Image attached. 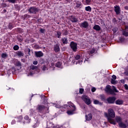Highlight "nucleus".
<instances>
[{"mask_svg":"<svg viewBox=\"0 0 128 128\" xmlns=\"http://www.w3.org/2000/svg\"><path fill=\"white\" fill-rule=\"evenodd\" d=\"M108 112H104V114L106 118H108V121L112 124H116V122L112 118L116 116V113L114 111L112 108H110L108 110Z\"/></svg>","mask_w":128,"mask_h":128,"instance_id":"1","label":"nucleus"},{"mask_svg":"<svg viewBox=\"0 0 128 128\" xmlns=\"http://www.w3.org/2000/svg\"><path fill=\"white\" fill-rule=\"evenodd\" d=\"M68 104L69 106V108L68 110L67 111L68 114L69 116L74 114L76 110V106H74V104L72 102H68Z\"/></svg>","mask_w":128,"mask_h":128,"instance_id":"2","label":"nucleus"},{"mask_svg":"<svg viewBox=\"0 0 128 128\" xmlns=\"http://www.w3.org/2000/svg\"><path fill=\"white\" fill-rule=\"evenodd\" d=\"M106 92L110 94H114V92H118V90L114 86H112V89L110 88V86L108 85L105 89Z\"/></svg>","mask_w":128,"mask_h":128,"instance_id":"3","label":"nucleus"},{"mask_svg":"<svg viewBox=\"0 0 128 128\" xmlns=\"http://www.w3.org/2000/svg\"><path fill=\"white\" fill-rule=\"evenodd\" d=\"M37 110L39 112H46V114H48V107H46L43 105H38L37 106Z\"/></svg>","mask_w":128,"mask_h":128,"instance_id":"4","label":"nucleus"},{"mask_svg":"<svg viewBox=\"0 0 128 128\" xmlns=\"http://www.w3.org/2000/svg\"><path fill=\"white\" fill-rule=\"evenodd\" d=\"M82 100L86 104H88V105L90 104H91L90 99L88 96L84 95L82 96Z\"/></svg>","mask_w":128,"mask_h":128,"instance_id":"5","label":"nucleus"},{"mask_svg":"<svg viewBox=\"0 0 128 128\" xmlns=\"http://www.w3.org/2000/svg\"><path fill=\"white\" fill-rule=\"evenodd\" d=\"M70 46L74 52H76V50H78V44H76V43L72 42H71Z\"/></svg>","mask_w":128,"mask_h":128,"instance_id":"6","label":"nucleus"},{"mask_svg":"<svg viewBox=\"0 0 128 128\" xmlns=\"http://www.w3.org/2000/svg\"><path fill=\"white\" fill-rule=\"evenodd\" d=\"M29 12L30 14H36L38 12V9L36 7H32L29 9Z\"/></svg>","mask_w":128,"mask_h":128,"instance_id":"7","label":"nucleus"},{"mask_svg":"<svg viewBox=\"0 0 128 128\" xmlns=\"http://www.w3.org/2000/svg\"><path fill=\"white\" fill-rule=\"evenodd\" d=\"M80 28H86L88 26V22L85 21L83 22L80 24Z\"/></svg>","mask_w":128,"mask_h":128,"instance_id":"8","label":"nucleus"},{"mask_svg":"<svg viewBox=\"0 0 128 128\" xmlns=\"http://www.w3.org/2000/svg\"><path fill=\"white\" fill-rule=\"evenodd\" d=\"M114 10L115 12H116V14H120V6H114Z\"/></svg>","mask_w":128,"mask_h":128,"instance_id":"9","label":"nucleus"},{"mask_svg":"<svg viewBox=\"0 0 128 128\" xmlns=\"http://www.w3.org/2000/svg\"><path fill=\"white\" fill-rule=\"evenodd\" d=\"M116 100V98L114 97H110L107 99V102L108 104H114Z\"/></svg>","mask_w":128,"mask_h":128,"instance_id":"10","label":"nucleus"},{"mask_svg":"<svg viewBox=\"0 0 128 128\" xmlns=\"http://www.w3.org/2000/svg\"><path fill=\"white\" fill-rule=\"evenodd\" d=\"M35 54L36 58H40L44 56V53L41 51L35 52Z\"/></svg>","mask_w":128,"mask_h":128,"instance_id":"11","label":"nucleus"},{"mask_svg":"<svg viewBox=\"0 0 128 128\" xmlns=\"http://www.w3.org/2000/svg\"><path fill=\"white\" fill-rule=\"evenodd\" d=\"M92 118V114H89L86 115V120L90 122Z\"/></svg>","mask_w":128,"mask_h":128,"instance_id":"12","label":"nucleus"},{"mask_svg":"<svg viewBox=\"0 0 128 128\" xmlns=\"http://www.w3.org/2000/svg\"><path fill=\"white\" fill-rule=\"evenodd\" d=\"M16 54L19 56V58H22V56H24V52H22V51H18L16 52Z\"/></svg>","mask_w":128,"mask_h":128,"instance_id":"13","label":"nucleus"},{"mask_svg":"<svg viewBox=\"0 0 128 128\" xmlns=\"http://www.w3.org/2000/svg\"><path fill=\"white\" fill-rule=\"evenodd\" d=\"M93 102L94 104H98L99 106L102 105V102H99L98 100H94Z\"/></svg>","mask_w":128,"mask_h":128,"instance_id":"14","label":"nucleus"},{"mask_svg":"<svg viewBox=\"0 0 128 128\" xmlns=\"http://www.w3.org/2000/svg\"><path fill=\"white\" fill-rule=\"evenodd\" d=\"M116 120L117 122H118V124H120L122 122V118L120 117V116H116Z\"/></svg>","mask_w":128,"mask_h":128,"instance_id":"15","label":"nucleus"},{"mask_svg":"<svg viewBox=\"0 0 128 128\" xmlns=\"http://www.w3.org/2000/svg\"><path fill=\"white\" fill-rule=\"evenodd\" d=\"M94 30H100V26L98 25H95L93 27Z\"/></svg>","mask_w":128,"mask_h":128,"instance_id":"16","label":"nucleus"},{"mask_svg":"<svg viewBox=\"0 0 128 128\" xmlns=\"http://www.w3.org/2000/svg\"><path fill=\"white\" fill-rule=\"evenodd\" d=\"M116 104L120 105V104H124V102L122 100H118L116 101Z\"/></svg>","mask_w":128,"mask_h":128,"instance_id":"17","label":"nucleus"},{"mask_svg":"<svg viewBox=\"0 0 128 128\" xmlns=\"http://www.w3.org/2000/svg\"><path fill=\"white\" fill-rule=\"evenodd\" d=\"M56 68H62V62H58L56 64Z\"/></svg>","mask_w":128,"mask_h":128,"instance_id":"18","label":"nucleus"},{"mask_svg":"<svg viewBox=\"0 0 128 128\" xmlns=\"http://www.w3.org/2000/svg\"><path fill=\"white\" fill-rule=\"evenodd\" d=\"M15 66H20V68H22V63H20V62L19 61H17L15 62Z\"/></svg>","mask_w":128,"mask_h":128,"instance_id":"19","label":"nucleus"},{"mask_svg":"<svg viewBox=\"0 0 128 128\" xmlns=\"http://www.w3.org/2000/svg\"><path fill=\"white\" fill-rule=\"evenodd\" d=\"M119 126L122 128H126V124L122 123V122H121L119 124Z\"/></svg>","mask_w":128,"mask_h":128,"instance_id":"20","label":"nucleus"},{"mask_svg":"<svg viewBox=\"0 0 128 128\" xmlns=\"http://www.w3.org/2000/svg\"><path fill=\"white\" fill-rule=\"evenodd\" d=\"M22 120V116H19L17 118V122H21Z\"/></svg>","mask_w":128,"mask_h":128,"instance_id":"21","label":"nucleus"},{"mask_svg":"<svg viewBox=\"0 0 128 128\" xmlns=\"http://www.w3.org/2000/svg\"><path fill=\"white\" fill-rule=\"evenodd\" d=\"M1 58H8V54H6V53L2 54L1 55Z\"/></svg>","mask_w":128,"mask_h":128,"instance_id":"22","label":"nucleus"},{"mask_svg":"<svg viewBox=\"0 0 128 128\" xmlns=\"http://www.w3.org/2000/svg\"><path fill=\"white\" fill-rule=\"evenodd\" d=\"M83 2L84 4H90V0H84Z\"/></svg>","mask_w":128,"mask_h":128,"instance_id":"23","label":"nucleus"},{"mask_svg":"<svg viewBox=\"0 0 128 128\" xmlns=\"http://www.w3.org/2000/svg\"><path fill=\"white\" fill-rule=\"evenodd\" d=\"M71 22H78V20H76V18L72 16Z\"/></svg>","mask_w":128,"mask_h":128,"instance_id":"24","label":"nucleus"},{"mask_svg":"<svg viewBox=\"0 0 128 128\" xmlns=\"http://www.w3.org/2000/svg\"><path fill=\"white\" fill-rule=\"evenodd\" d=\"M54 50L55 52H59L60 47L56 45L54 48Z\"/></svg>","mask_w":128,"mask_h":128,"instance_id":"25","label":"nucleus"},{"mask_svg":"<svg viewBox=\"0 0 128 128\" xmlns=\"http://www.w3.org/2000/svg\"><path fill=\"white\" fill-rule=\"evenodd\" d=\"M48 66H46V65H44L42 66V70H43V72H44L46 70H48Z\"/></svg>","mask_w":128,"mask_h":128,"instance_id":"26","label":"nucleus"},{"mask_svg":"<svg viewBox=\"0 0 128 128\" xmlns=\"http://www.w3.org/2000/svg\"><path fill=\"white\" fill-rule=\"evenodd\" d=\"M30 68L31 70H36L38 69V66H36L34 65H32L30 66Z\"/></svg>","mask_w":128,"mask_h":128,"instance_id":"27","label":"nucleus"},{"mask_svg":"<svg viewBox=\"0 0 128 128\" xmlns=\"http://www.w3.org/2000/svg\"><path fill=\"white\" fill-rule=\"evenodd\" d=\"M85 10H86V12H90L92 10V8H90V6H88L85 8Z\"/></svg>","mask_w":128,"mask_h":128,"instance_id":"28","label":"nucleus"},{"mask_svg":"<svg viewBox=\"0 0 128 128\" xmlns=\"http://www.w3.org/2000/svg\"><path fill=\"white\" fill-rule=\"evenodd\" d=\"M62 42L63 44H66L68 42V39L66 38H62Z\"/></svg>","mask_w":128,"mask_h":128,"instance_id":"29","label":"nucleus"},{"mask_svg":"<svg viewBox=\"0 0 128 128\" xmlns=\"http://www.w3.org/2000/svg\"><path fill=\"white\" fill-rule=\"evenodd\" d=\"M123 36H128V32L124 31L123 32Z\"/></svg>","mask_w":128,"mask_h":128,"instance_id":"30","label":"nucleus"},{"mask_svg":"<svg viewBox=\"0 0 128 128\" xmlns=\"http://www.w3.org/2000/svg\"><path fill=\"white\" fill-rule=\"evenodd\" d=\"M111 83H112V84H116V81L115 80L112 79V80H111Z\"/></svg>","mask_w":128,"mask_h":128,"instance_id":"31","label":"nucleus"},{"mask_svg":"<svg viewBox=\"0 0 128 128\" xmlns=\"http://www.w3.org/2000/svg\"><path fill=\"white\" fill-rule=\"evenodd\" d=\"M100 100H106V98H104V95H100Z\"/></svg>","mask_w":128,"mask_h":128,"instance_id":"32","label":"nucleus"},{"mask_svg":"<svg viewBox=\"0 0 128 128\" xmlns=\"http://www.w3.org/2000/svg\"><path fill=\"white\" fill-rule=\"evenodd\" d=\"M18 48H20V47H18V46H16V45L14 46V50H18Z\"/></svg>","mask_w":128,"mask_h":128,"instance_id":"33","label":"nucleus"},{"mask_svg":"<svg viewBox=\"0 0 128 128\" xmlns=\"http://www.w3.org/2000/svg\"><path fill=\"white\" fill-rule=\"evenodd\" d=\"M119 42H124V38H120V39H119Z\"/></svg>","mask_w":128,"mask_h":128,"instance_id":"34","label":"nucleus"},{"mask_svg":"<svg viewBox=\"0 0 128 128\" xmlns=\"http://www.w3.org/2000/svg\"><path fill=\"white\" fill-rule=\"evenodd\" d=\"M60 36H62V33H60V32H58L57 35H56L57 38H60Z\"/></svg>","mask_w":128,"mask_h":128,"instance_id":"35","label":"nucleus"},{"mask_svg":"<svg viewBox=\"0 0 128 128\" xmlns=\"http://www.w3.org/2000/svg\"><path fill=\"white\" fill-rule=\"evenodd\" d=\"M96 52V48H94L92 50L90 51V54H92Z\"/></svg>","mask_w":128,"mask_h":128,"instance_id":"36","label":"nucleus"},{"mask_svg":"<svg viewBox=\"0 0 128 128\" xmlns=\"http://www.w3.org/2000/svg\"><path fill=\"white\" fill-rule=\"evenodd\" d=\"M76 4V8H80V6L82 4H80V2H77Z\"/></svg>","mask_w":128,"mask_h":128,"instance_id":"37","label":"nucleus"},{"mask_svg":"<svg viewBox=\"0 0 128 128\" xmlns=\"http://www.w3.org/2000/svg\"><path fill=\"white\" fill-rule=\"evenodd\" d=\"M80 55H76V56L75 57V59L78 60H80Z\"/></svg>","mask_w":128,"mask_h":128,"instance_id":"38","label":"nucleus"},{"mask_svg":"<svg viewBox=\"0 0 128 128\" xmlns=\"http://www.w3.org/2000/svg\"><path fill=\"white\" fill-rule=\"evenodd\" d=\"M78 64H82V59H80V60H79L78 61Z\"/></svg>","mask_w":128,"mask_h":128,"instance_id":"39","label":"nucleus"},{"mask_svg":"<svg viewBox=\"0 0 128 128\" xmlns=\"http://www.w3.org/2000/svg\"><path fill=\"white\" fill-rule=\"evenodd\" d=\"M120 82H121L122 84H125V82H126V80H120Z\"/></svg>","mask_w":128,"mask_h":128,"instance_id":"40","label":"nucleus"},{"mask_svg":"<svg viewBox=\"0 0 128 128\" xmlns=\"http://www.w3.org/2000/svg\"><path fill=\"white\" fill-rule=\"evenodd\" d=\"M124 87L125 90H128V84H125L124 86Z\"/></svg>","mask_w":128,"mask_h":128,"instance_id":"41","label":"nucleus"},{"mask_svg":"<svg viewBox=\"0 0 128 128\" xmlns=\"http://www.w3.org/2000/svg\"><path fill=\"white\" fill-rule=\"evenodd\" d=\"M112 80H116V76L115 75H113L112 76Z\"/></svg>","mask_w":128,"mask_h":128,"instance_id":"42","label":"nucleus"},{"mask_svg":"<svg viewBox=\"0 0 128 128\" xmlns=\"http://www.w3.org/2000/svg\"><path fill=\"white\" fill-rule=\"evenodd\" d=\"M8 28H10V30H12V25L11 24H10L8 25Z\"/></svg>","mask_w":128,"mask_h":128,"instance_id":"43","label":"nucleus"},{"mask_svg":"<svg viewBox=\"0 0 128 128\" xmlns=\"http://www.w3.org/2000/svg\"><path fill=\"white\" fill-rule=\"evenodd\" d=\"M38 61L35 60V61H33V64H34L35 66L38 64Z\"/></svg>","mask_w":128,"mask_h":128,"instance_id":"44","label":"nucleus"},{"mask_svg":"<svg viewBox=\"0 0 128 128\" xmlns=\"http://www.w3.org/2000/svg\"><path fill=\"white\" fill-rule=\"evenodd\" d=\"M96 89L95 88H92V92H96Z\"/></svg>","mask_w":128,"mask_h":128,"instance_id":"45","label":"nucleus"},{"mask_svg":"<svg viewBox=\"0 0 128 128\" xmlns=\"http://www.w3.org/2000/svg\"><path fill=\"white\" fill-rule=\"evenodd\" d=\"M80 94H82V92H84V89L83 88H80Z\"/></svg>","mask_w":128,"mask_h":128,"instance_id":"46","label":"nucleus"},{"mask_svg":"<svg viewBox=\"0 0 128 128\" xmlns=\"http://www.w3.org/2000/svg\"><path fill=\"white\" fill-rule=\"evenodd\" d=\"M10 2H12V4H14L16 0H9Z\"/></svg>","mask_w":128,"mask_h":128,"instance_id":"47","label":"nucleus"},{"mask_svg":"<svg viewBox=\"0 0 128 128\" xmlns=\"http://www.w3.org/2000/svg\"><path fill=\"white\" fill-rule=\"evenodd\" d=\"M40 32H42V34H44V30L40 29Z\"/></svg>","mask_w":128,"mask_h":128,"instance_id":"48","label":"nucleus"},{"mask_svg":"<svg viewBox=\"0 0 128 128\" xmlns=\"http://www.w3.org/2000/svg\"><path fill=\"white\" fill-rule=\"evenodd\" d=\"M24 118V120H28V116H25Z\"/></svg>","mask_w":128,"mask_h":128,"instance_id":"49","label":"nucleus"},{"mask_svg":"<svg viewBox=\"0 0 128 128\" xmlns=\"http://www.w3.org/2000/svg\"><path fill=\"white\" fill-rule=\"evenodd\" d=\"M11 124H16V120H12Z\"/></svg>","mask_w":128,"mask_h":128,"instance_id":"50","label":"nucleus"},{"mask_svg":"<svg viewBox=\"0 0 128 128\" xmlns=\"http://www.w3.org/2000/svg\"><path fill=\"white\" fill-rule=\"evenodd\" d=\"M114 32H116V31L118 30V28H116L113 30Z\"/></svg>","mask_w":128,"mask_h":128,"instance_id":"51","label":"nucleus"},{"mask_svg":"<svg viewBox=\"0 0 128 128\" xmlns=\"http://www.w3.org/2000/svg\"><path fill=\"white\" fill-rule=\"evenodd\" d=\"M36 126H38V123H37L36 124H34V128H36Z\"/></svg>","mask_w":128,"mask_h":128,"instance_id":"52","label":"nucleus"},{"mask_svg":"<svg viewBox=\"0 0 128 128\" xmlns=\"http://www.w3.org/2000/svg\"><path fill=\"white\" fill-rule=\"evenodd\" d=\"M124 10H128V6H124Z\"/></svg>","mask_w":128,"mask_h":128,"instance_id":"53","label":"nucleus"},{"mask_svg":"<svg viewBox=\"0 0 128 128\" xmlns=\"http://www.w3.org/2000/svg\"><path fill=\"white\" fill-rule=\"evenodd\" d=\"M56 106V108H60V106Z\"/></svg>","mask_w":128,"mask_h":128,"instance_id":"54","label":"nucleus"},{"mask_svg":"<svg viewBox=\"0 0 128 128\" xmlns=\"http://www.w3.org/2000/svg\"><path fill=\"white\" fill-rule=\"evenodd\" d=\"M74 64H78V62H74Z\"/></svg>","mask_w":128,"mask_h":128,"instance_id":"55","label":"nucleus"},{"mask_svg":"<svg viewBox=\"0 0 128 128\" xmlns=\"http://www.w3.org/2000/svg\"><path fill=\"white\" fill-rule=\"evenodd\" d=\"M30 76H32V73H30Z\"/></svg>","mask_w":128,"mask_h":128,"instance_id":"56","label":"nucleus"},{"mask_svg":"<svg viewBox=\"0 0 128 128\" xmlns=\"http://www.w3.org/2000/svg\"><path fill=\"white\" fill-rule=\"evenodd\" d=\"M28 52H30V49H28Z\"/></svg>","mask_w":128,"mask_h":128,"instance_id":"57","label":"nucleus"},{"mask_svg":"<svg viewBox=\"0 0 128 128\" xmlns=\"http://www.w3.org/2000/svg\"><path fill=\"white\" fill-rule=\"evenodd\" d=\"M12 70H14V67H12Z\"/></svg>","mask_w":128,"mask_h":128,"instance_id":"58","label":"nucleus"},{"mask_svg":"<svg viewBox=\"0 0 128 128\" xmlns=\"http://www.w3.org/2000/svg\"><path fill=\"white\" fill-rule=\"evenodd\" d=\"M20 42H22V40H20Z\"/></svg>","mask_w":128,"mask_h":128,"instance_id":"59","label":"nucleus"},{"mask_svg":"<svg viewBox=\"0 0 128 128\" xmlns=\"http://www.w3.org/2000/svg\"><path fill=\"white\" fill-rule=\"evenodd\" d=\"M84 62H86V60L84 61Z\"/></svg>","mask_w":128,"mask_h":128,"instance_id":"60","label":"nucleus"}]
</instances>
